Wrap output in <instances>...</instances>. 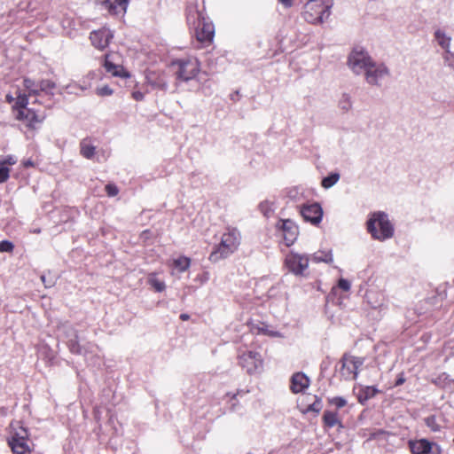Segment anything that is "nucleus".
I'll list each match as a JSON object with an SVG mask.
<instances>
[{
  "label": "nucleus",
  "mask_w": 454,
  "mask_h": 454,
  "mask_svg": "<svg viewBox=\"0 0 454 454\" xmlns=\"http://www.w3.org/2000/svg\"><path fill=\"white\" fill-rule=\"evenodd\" d=\"M367 231L374 239L384 241L394 235V226L388 215L381 211L374 212L367 221Z\"/></svg>",
  "instance_id": "f257e3e1"
},
{
  "label": "nucleus",
  "mask_w": 454,
  "mask_h": 454,
  "mask_svg": "<svg viewBox=\"0 0 454 454\" xmlns=\"http://www.w3.org/2000/svg\"><path fill=\"white\" fill-rule=\"evenodd\" d=\"M333 0H309L302 12L304 20L311 24L322 23L330 16Z\"/></svg>",
  "instance_id": "f03ea898"
},
{
  "label": "nucleus",
  "mask_w": 454,
  "mask_h": 454,
  "mask_svg": "<svg viewBox=\"0 0 454 454\" xmlns=\"http://www.w3.org/2000/svg\"><path fill=\"white\" fill-rule=\"evenodd\" d=\"M65 337L67 338V345L71 353L75 355H81L85 357L86 360L92 359L94 356H98V347L92 343L87 342L84 345H81L78 341V334L70 325H64L62 327Z\"/></svg>",
  "instance_id": "7ed1b4c3"
},
{
  "label": "nucleus",
  "mask_w": 454,
  "mask_h": 454,
  "mask_svg": "<svg viewBox=\"0 0 454 454\" xmlns=\"http://www.w3.org/2000/svg\"><path fill=\"white\" fill-rule=\"evenodd\" d=\"M27 96L20 91L18 92L16 105L14 106V108L17 110L16 118L23 121L28 128L35 129L43 121L45 115L27 108Z\"/></svg>",
  "instance_id": "20e7f679"
},
{
  "label": "nucleus",
  "mask_w": 454,
  "mask_h": 454,
  "mask_svg": "<svg viewBox=\"0 0 454 454\" xmlns=\"http://www.w3.org/2000/svg\"><path fill=\"white\" fill-rule=\"evenodd\" d=\"M171 67L174 69L176 82L192 81L200 71V65L196 58L176 59L171 62Z\"/></svg>",
  "instance_id": "39448f33"
},
{
  "label": "nucleus",
  "mask_w": 454,
  "mask_h": 454,
  "mask_svg": "<svg viewBox=\"0 0 454 454\" xmlns=\"http://www.w3.org/2000/svg\"><path fill=\"white\" fill-rule=\"evenodd\" d=\"M10 437L8 444L14 454H30L31 450L27 444L28 432L20 422H12L10 425Z\"/></svg>",
  "instance_id": "423d86ee"
},
{
  "label": "nucleus",
  "mask_w": 454,
  "mask_h": 454,
  "mask_svg": "<svg viewBox=\"0 0 454 454\" xmlns=\"http://www.w3.org/2000/svg\"><path fill=\"white\" fill-rule=\"evenodd\" d=\"M239 244V233L236 229L229 230L223 233L220 244L211 253L209 259L212 262H217L232 254Z\"/></svg>",
  "instance_id": "0eeeda50"
},
{
  "label": "nucleus",
  "mask_w": 454,
  "mask_h": 454,
  "mask_svg": "<svg viewBox=\"0 0 454 454\" xmlns=\"http://www.w3.org/2000/svg\"><path fill=\"white\" fill-rule=\"evenodd\" d=\"M373 61L367 51L363 47H355L348 57L347 65L356 75L364 74L368 67Z\"/></svg>",
  "instance_id": "6e6552de"
},
{
  "label": "nucleus",
  "mask_w": 454,
  "mask_h": 454,
  "mask_svg": "<svg viewBox=\"0 0 454 454\" xmlns=\"http://www.w3.org/2000/svg\"><path fill=\"white\" fill-rule=\"evenodd\" d=\"M364 363V357L355 356L348 353H345L339 362V373L340 377L345 380H356L358 376L359 369Z\"/></svg>",
  "instance_id": "1a4fd4ad"
},
{
  "label": "nucleus",
  "mask_w": 454,
  "mask_h": 454,
  "mask_svg": "<svg viewBox=\"0 0 454 454\" xmlns=\"http://www.w3.org/2000/svg\"><path fill=\"white\" fill-rule=\"evenodd\" d=\"M364 76L369 85L381 87L383 82L390 76V70L384 63L373 60Z\"/></svg>",
  "instance_id": "9d476101"
},
{
  "label": "nucleus",
  "mask_w": 454,
  "mask_h": 454,
  "mask_svg": "<svg viewBox=\"0 0 454 454\" xmlns=\"http://www.w3.org/2000/svg\"><path fill=\"white\" fill-rule=\"evenodd\" d=\"M239 364L248 374L258 373L262 369V359L259 353L252 350L239 354Z\"/></svg>",
  "instance_id": "9b49d317"
},
{
  "label": "nucleus",
  "mask_w": 454,
  "mask_h": 454,
  "mask_svg": "<svg viewBox=\"0 0 454 454\" xmlns=\"http://www.w3.org/2000/svg\"><path fill=\"white\" fill-rule=\"evenodd\" d=\"M309 258L307 254L290 252L285 260L286 268L295 276H304L309 267Z\"/></svg>",
  "instance_id": "f8f14e48"
},
{
  "label": "nucleus",
  "mask_w": 454,
  "mask_h": 454,
  "mask_svg": "<svg viewBox=\"0 0 454 454\" xmlns=\"http://www.w3.org/2000/svg\"><path fill=\"white\" fill-rule=\"evenodd\" d=\"M170 74L164 70H149L145 74L146 83L152 90L166 92L168 89Z\"/></svg>",
  "instance_id": "ddd939ff"
},
{
  "label": "nucleus",
  "mask_w": 454,
  "mask_h": 454,
  "mask_svg": "<svg viewBox=\"0 0 454 454\" xmlns=\"http://www.w3.org/2000/svg\"><path fill=\"white\" fill-rule=\"evenodd\" d=\"M208 19L205 14L204 3L202 7L200 8V0H191L186 8V20L190 28L201 23L203 20Z\"/></svg>",
  "instance_id": "4468645a"
},
{
  "label": "nucleus",
  "mask_w": 454,
  "mask_h": 454,
  "mask_svg": "<svg viewBox=\"0 0 454 454\" xmlns=\"http://www.w3.org/2000/svg\"><path fill=\"white\" fill-rule=\"evenodd\" d=\"M192 29L195 32L197 40L204 44H209L213 42L215 36V27L214 24L207 19L201 23L198 24Z\"/></svg>",
  "instance_id": "2eb2a0df"
},
{
  "label": "nucleus",
  "mask_w": 454,
  "mask_h": 454,
  "mask_svg": "<svg viewBox=\"0 0 454 454\" xmlns=\"http://www.w3.org/2000/svg\"><path fill=\"white\" fill-rule=\"evenodd\" d=\"M277 227L281 231L285 243L287 247L293 245L297 239L299 230L295 223L292 220H279Z\"/></svg>",
  "instance_id": "dca6fc26"
},
{
  "label": "nucleus",
  "mask_w": 454,
  "mask_h": 454,
  "mask_svg": "<svg viewBox=\"0 0 454 454\" xmlns=\"http://www.w3.org/2000/svg\"><path fill=\"white\" fill-rule=\"evenodd\" d=\"M113 37L114 33L106 27L94 30L90 35V40L92 45L99 50L106 49L109 45Z\"/></svg>",
  "instance_id": "f3484780"
},
{
  "label": "nucleus",
  "mask_w": 454,
  "mask_h": 454,
  "mask_svg": "<svg viewBox=\"0 0 454 454\" xmlns=\"http://www.w3.org/2000/svg\"><path fill=\"white\" fill-rule=\"evenodd\" d=\"M301 214L306 222L317 224L323 217V209L318 203L304 205L301 208Z\"/></svg>",
  "instance_id": "a211bd4d"
},
{
  "label": "nucleus",
  "mask_w": 454,
  "mask_h": 454,
  "mask_svg": "<svg viewBox=\"0 0 454 454\" xmlns=\"http://www.w3.org/2000/svg\"><path fill=\"white\" fill-rule=\"evenodd\" d=\"M103 9L107 10L109 13L117 15L124 14L127 11L129 0H98Z\"/></svg>",
  "instance_id": "6ab92c4d"
},
{
  "label": "nucleus",
  "mask_w": 454,
  "mask_h": 454,
  "mask_svg": "<svg viewBox=\"0 0 454 454\" xmlns=\"http://www.w3.org/2000/svg\"><path fill=\"white\" fill-rule=\"evenodd\" d=\"M309 386V379L302 372H296L292 376L290 388L293 393L298 394Z\"/></svg>",
  "instance_id": "aec40b11"
},
{
  "label": "nucleus",
  "mask_w": 454,
  "mask_h": 454,
  "mask_svg": "<svg viewBox=\"0 0 454 454\" xmlns=\"http://www.w3.org/2000/svg\"><path fill=\"white\" fill-rule=\"evenodd\" d=\"M409 446L412 454H429L433 443L426 439H419L417 441H410Z\"/></svg>",
  "instance_id": "412c9836"
},
{
  "label": "nucleus",
  "mask_w": 454,
  "mask_h": 454,
  "mask_svg": "<svg viewBox=\"0 0 454 454\" xmlns=\"http://www.w3.org/2000/svg\"><path fill=\"white\" fill-rule=\"evenodd\" d=\"M104 67L106 68L107 73H110L113 76L115 77H129V74L123 69V67L120 65H115L110 60V55L106 54L105 56Z\"/></svg>",
  "instance_id": "4be33fe9"
},
{
  "label": "nucleus",
  "mask_w": 454,
  "mask_h": 454,
  "mask_svg": "<svg viewBox=\"0 0 454 454\" xmlns=\"http://www.w3.org/2000/svg\"><path fill=\"white\" fill-rule=\"evenodd\" d=\"M96 148L90 138H83L80 142V154L87 160L93 159L96 154Z\"/></svg>",
  "instance_id": "5701e85b"
},
{
  "label": "nucleus",
  "mask_w": 454,
  "mask_h": 454,
  "mask_svg": "<svg viewBox=\"0 0 454 454\" xmlns=\"http://www.w3.org/2000/svg\"><path fill=\"white\" fill-rule=\"evenodd\" d=\"M434 38L437 43L445 51V52L450 54L451 37L449 36L443 30L437 29L434 32Z\"/></svg>",
  "instance_id": "b1692460"
},
{
  "label": "nucleus",
  "mask_w": 454,
  "mask_h": 454,
  "mask_svg": "<svg viewBox=\"0 0 454 454\" xmlns=\"http://www.w3.org/2000/svg\"><path fill=\"white\" fill-rule=\"evenodd\" d=\"M379 392V389L375 387H364L358 394V402L361 404H364L369 399L373 398Z\"/></svg>",
  "instance_id": "393cba45"
},
{
  "label": "nucleus",
  "mask_w": 454,
  "mask_h": 454,
  "mask_svg": "<svg viewBox=\"0 0 454 454\" xmlns=\"http://www.w3.org/2000/svg\"><path fill=\"white\" fill-rule=\"evenodd\" d=\"M323 421L328 427H333L336 425L342 427L336 411H325L323 416Z\"/></svg>",
  "instance_id": "a878e982"
},
{
  "label": "nucleus",
  "mask_w": 454,
  "mask_h": 454,
  "mask_svg": "<svg viewBox=\"0 0 454 454\" xmlns=\"http://www.w3.org/2000/svg\"><path fill=\"white\" fill-rule=\"evenodd\" d=\"M311 261L314 262L331 263L333 261L332 250L318 251L312 254Z\"/></svg>",
  "instance_id": "bb28decb"
},
{
  "label": "nucleus",
  "mask_w": 454,
  "mask_h": 454,
  "mask_svg": "<svg viewBox=\"0 0 454 454\" xmlns=\"http://www.w3.org/2000/svg\"><path fill=\"white\" fill-rule=\"evenodd\" d=\"M147 283L156 291V292H162L166 288L165 282L163 280H160L158 278L156 273H151L149 274L147 278Z\"/></svg>",
  "instance_id": "cd10ccee"
},
{
  "label": "nucleus",
  "mask_w": 454,
  "mask_h": 454,
  "mask_svg": "<svg viewBox=\"0 0 454 454\" xmlns=\"http://www.w3.org/2000/svg\"><path fill=\"white\" fill-rule=\"evenodd\" d=\"M23 84H24L26 90L27 91V94L25 93L27 96V98L30 96L39 95V92H40L39 86H38V83H35V81H33L29 78H25L23 80Z\"/></svg>",
  "instance_id": "c85d7f7f"
},
{
  "label": "nucleus",
  "mask_w": 454,
  "mask_h": 454,
  "mask_svg": "<svg viewBox=\"0 0 454 454\" xmlns=\"http://www.w3.org/2000/svg\"><path fill=\"white\" fill-rule=\"evenodd\" d=\"M191 264V260L185 256H180L173 261V266L178 270L179 272L186 271Z\"/></svg>",
  "instance_id": "c756f323"
},
{
  "label": "nucleus",
  "mask_w": 454,
  "mask_h": 454,
  "mask_svg": "<svg viewBox=\"0 0 454 454\" xmlns=\"http://www.w3.org/2000/svg\"><path fill=\"white\" fill-rule=\"evenodd\" d=\"M39 90L46 94L53 95L52 90L56 88V83L51 80H41L38 82Z\"/></svg>",
  "instance_id": "7c9ffc66"
},
{
  "label": "nucleus",
  "mask_w": 454,
  "mask_h": 454,
  "mask_svg": "<svg viewBox=\"0 0 454 454\" xmlns=\"http://www.w3.org/2000/svg\"><path fill=\"white\" fill-rule=\"evenodd\" d=\"M340 179L339 173H331L327 176L324 177L322 180V186L325 189H329L333 187Z\"/></svg>",
  "instance_id": "2f4dec72"
},
{
  "label": "nucleus",
  "mask_w": 454,
  "mask_h": 454,
  "mask_svg": "<svg viewBox=\"0 0 454 454\" xmlns=\"http://www.w3.org/2000/svg\"><path fill=\"white\" fill-rule=\"evenodd\" d=\"M339 107L344 111L348 112L352 108V99L349 94L343 93L339 100Z\"/></svg>",
  "instance_id": "473e14b6"
},
{
  "label": "nucleus",
  "mask_w": 454,
  "mask_h": 454,
  "mask_svg": "<svg viewBox=\"0 0 454 454\" xmlns=\"http://www.w3.org/2000/svg\"><path fill=\"white\" fill-rule=\"evenodd\" d=\"M259 209L264 216L270 217L274 212L273 203L269 200L262 201Z\"/></svg>",
  "instance_id": "72a5a7b5"
},
{
  "label": "nucleus",
  "mask_w": 454,
  "mask_h": 454,
  "mask_svg": "<svg viewBox=\"0 0 454 454\" xmlns=\"http://www.w3.org/2000/svg\"><path fill=\"white\" fill-rule=\"evenodd\" d=\"M425 424L433 432H439L441 430V426L437 423L436 418L434 415L427 417L425 419Z\"/></svg>",
  "instance_id": "f704fd0d"
},
{
  "label": "nucleus",
  "mask_w": 454,
  "mask_h": 454,
  "mask_svg": "<svg viewBox=\"0 0 454 454\" xmlns=\"http://www.w3.org/2000/svg\"><path fill=\"white\" fill-rule=\"evenodd\" d=\"M329 403L333 406H335L337 409H340L347 404V400L342 396H334L329 398Z\"/></svg>",
  "instance_id": "c9c22d12"
},
{
  "label": "nucleus",
  "mask_w": 454,
  "mask_h": 454,
  "mask_svg": "<svg viewBox=\"0 0 454 454\" xmlns=\"http://www.w3.org/2000/svg\"><path fill=\"white\" fill-rule=\"evenodd\" d=\"M322 407L323 404L321 399L315 396V401L308 406L307 411L318 413L322 410Z\"/></svg>",
  "instance_id": "e433bc0d"
},
{
  "label": "nucleus",
  "mask_w": 454,
  "mask_h": 454,
  "mask_svg": "<svg viewBox=\"0 0 454 454\" xmlns=\"http://www.w3.org/2000/svg\"><path fill=\"white\" fill-rule=\"evenodd\" d=\"M14 245L9 240H2L0 242V252L12 253L13 251Z\"/></svg>",
  "instance_id": "4c0bfd02"
},
{
  "label": "nucleus",
  "mask_w": 454,
  "mask_h": 454,
  "mask_svg": "<svg viewBox=\"0 0 454 454\" xmlns=\"http://www.w3.org/2000/svg\"><path fill=\"white\" fill-rule=\"evenodd\" d=\"M96 92L100 97H106L111 96L114 93V90L108 85H104L98 88Z\"/></svg>",
  "instance_id": "58836bf2"
},
{
  "label": "nucleus",
  "mask_w": 454,
  "mask_h": 454,
  "mask_svg": "<svg viewBox=\"0 0 454 454\" xmlns=\"http://www.w3.org/2000/svg\"><path fill=\"white\" fill-rule=\"evenodd\" d=\"M387 435H389L388 432L381 430V429H378V430L373 431L371 434L370 438L373 439V440H380V439H385V437Z\"/></svg>",
  "instance_id": "ea45409f"
},
{
  "label": "nucleus",
  "mask_w": 454,
  "mask_h": 454,
  "mask_svg": "<svg viewBox=\"0 0 454 454\" xmlns=\"http://www.w3.org/2000/svg\"><path fill=\"white\" fill-rule=\"evenodd\" d=\"M106 192L108 196L114 197L118 194L119 189L115 184H108L106 185Z\"/></svg>",
  "instance_id": "a19ab883"
},
{
  "label": "nucleus",
  "mask_w": 454,
  "mask_h": 454,
  "mask_svg": "<svg viewBox=\"0 0 454 454\" xmlns=\"http://www.w3.org/2000/svg\"><path fill=\"white\" fill-rule=\"evenodd\" d=\"M444 63L447 67L454 70V59L451 56V53H445L443 55Z\"/></svg>",
  "instance_id": "79ce46f5"
},
{
  "label": "nucleus",
  "mask_w": 454,
  "mask_h": 454,
  "mask_svg": "<svg viewBox=\"0 0 454 454\" xmlns=\"http://www.w3.org/2000/svg\"><path fill=\"white\" fill-rule=\"evenodd\" d=\"M338 286H339L341 290H343V291H345V292H348V291L350 289L351 285H350V283H349V281H348V280L344 279V278H340V279L339 280V282H338Z\"/></svg>",
  "instance_id": "37998d69"
},
{
  "label": "nucleus",
  "mask_w": 454,
  "mask_h": 454,
  "mask_svg": "<svg viewBox=\"0 0 454 454\" xmlns=\"http://www.w3.org/2000/svg\"><path fill=\"white\" fill-rule=\"evenodd\" d=\"M132 98L137 101H142L145 98V94L141 91H133Z\"/></svg>",
  "instance_id": "c03bdc74"
},
{
  "label": "nucleus",
  "mask_w": 454,
  "mask_h": 454,
  "mask_svg": "<svg viewBox=\"0 0 454 454\" xmlns=\"http://www.w3.org/2000/svg\"><path fill=\"white\" fill-rule=\"evenodd\" d=\"M41 280H42V282L43 283V285H44V286L46 288H49V287H51V286H54V281L53 280H47L46 277L44 275L41 276Z\"/></svg>",
  "instance_id": "a18cd8bd"
},
{
  "label": "nucleus",
  "mask_w": 454,
  "mask_h": 454,
  "mask_svg": "<svg viewBox=\"0 0 454 454\" xmlns=\"http://www.w3.org/2000/svg\"><path fill=\"white\" fill-rule=\"evenodd\" d=\"M2 164H4L5 166L7 165H13L16 163V159L12 156H8L3 162H1Z\"/></svg>",
  "instance_id": "49530a36"
},
{
  "label": "nucleus",
  "mask_w": 454,
  "mask_h": 454,
  "mask_svg": "<svg viewBox=\"0 0 454 454\" xmlns=\"http://www.w3.org/2000/svg\"><path fill=\"white\" fill-rule=\"evenodd\" d=\"M285 8H290L293 5V0H278Z\"/></svg>",
  "instance_id": "de8ad7c7"
},
{
  "label": "nucleus",
  "mask_w": 454,
  "mask_h": 454,
  "mask_svg": "<svg viewBox=\"0 0 454 454\" xmlns=\"http://www.w3.org/2000/svg\"><path fill=\"white\" fill-rule=\"evenodd\" d=\"M5 98H6V101H7L8 103L12 104V103H13V102H14L13 106L16 105L17 97H16V98H14V97H12V95H9V94H8V95H6V97H5Z\"/></svg>",
  "instance_id": "09e8293b"
},
{
  "label": "nucleus",
  "mask_w": 454,
  "mask_h": 454,
  "mask_svg": "<svg viewBox=\"0 0 454 454\" xmlns=\"http://www.w3.org/2000/svg\"><path fill=\"white\" fill-rule=\"evenodd\" d=\"M405 381V379L403 375H399V377L397 378L396 381H395V386H401L404 383Z\"/></svg>",
  "instance_id": "8fccbe9b"
},
{
  "label": "nucleus",
  "mask_w": 454,
  "mask_h": 454,
  "mask_svg": "<svg viewBox=\"0 0 454 454\" xmlns=\"http://www.w3.org/2000/svg\"><path fill=\"white\" fill-rule=\"evenodd\" d=\"M267 334L269 336H273V337H281L282 336L280 333L275 332V331H268Z\"/></svg>",
  "instance_id": "3c124183"
},
{
  "label": "nucleus",
  "mask_w": 454,
  "mask_h": 454,
  "mask_svg": "<svg viewBox=\"0 0 454 454\" xmlns=\"http://www.w3.org/2000/svg\"><path fill=\"white\" fill-rule=\"evenodd\" d=\"M189 317H189V315H188V314H181V315H180V318H181V320H183V321H185V320L189 319Z\"/></svg>",
  "instance_id": "603ef678"
},
{
  "label": "nucleus",
  "mask_w": 454,
  "mask_h": 454,
  "mask_svg": "<svg viewBox=\"0 0 454 454\" xmlns=\"http://www.w3.org/2000/svg\"><path fill=\"white\" fill-rule=\"evenodd\" d=\"M32 165H33V163H32V161H30V160H27V161L25 163V166H26V167H27V166H32Z\"/></svg>",
  "instance_id": "864d4df0"
},
{
  "label": "nucleus",
  "mask_w": 454,
  "mask_h": 454,
  "mask_svg": "<svg viewBox=\"0 0 454 454\" xmlns=\"http://www.w3.org/2000/svg\"><path fill=\"white\" fill-rule=\"evenodd\" d=\"M40 231H40V229H36V230H35L33 232H34V233H40Z\"/></svg>",
  "instance_id": "5fc2aeb1"
},
{
  "label": "nucleus",
  "mask_w": 454,
  "mask_h": 454,
  "mask_svg": "<svg viewBox=\"0 0 454 454\" xmlns=\"http://www.w3.org/2000/svg\"><path fill=\"white\" fill-rule=\"evenodd\" d=\"M245 454H254V452H252V451H248V452H247V453H245Z\"/></svg>",
  "instance_id": "6e6d98bb"
}]
</instances>
